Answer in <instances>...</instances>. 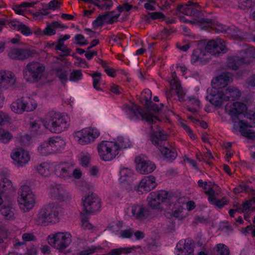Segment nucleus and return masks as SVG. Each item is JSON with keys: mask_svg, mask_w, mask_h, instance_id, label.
Segmentation results:
<instances>
[{"mask_svg": "<svg viewBox=\"0 0 255 255\" xmlns=\"http://www.w3.org/2000/svg\"><path fill=\"white\" fill-rule=\"evenodd\" d=\"M70 118L64 113L50 111L43 118H37L29 124L30 128L35 134L43 132L42 125L50 132L59 133L66 130L70 126Z\"/></svg>", "mask_w": 255, "mask_h": 255, "instance_id": "2", "label": "nucleus"}, {"mask_svg": "<svg viewBox=\"0 0 255 255\" xmlns=\"http://www.w3.org/2000/svg\"><path fill=\"white\" fill-rule=\"evenodd\" d=\"M92 77L94 88L98 91H102L101 86L103 83L101 78V74L96 72L92 75Z\"/></svg>", "mask_w": 255, "mask_h": 255, "instance_id": "41", "label": "nucleus"}, {"mask_svg": "<svg viewBox=\"0 0 255 255\" xmlns=\"http://www.w3.org/2000/svg\"><path fill=\"white\" fill-rule=\"evenodd\" d=\"M39 1H31L29 2H24L18 5H14L12 7V9L18 14L23 15L26 9L29 7H33Z\"/></svg>", "mask_w": 255, "mask_h": 255, "instance_id": "31", "label": "nucleus"}, {"mask_svg": "<svg viewBox=\"0 0 255 255\" xmlns=\"http://www.w3.org/2000/svg\"><path fill=\"white\" fill-rule=\"evenodd\" d=\"M55 73L59 80L63 84H65L68 81V72L63 67H59L55 70Z\"/></svg>", "mask_w": 255, "mask_h": 255, "instance_id": "38", "label": "nucleus"}, {"mask_svg": "<svg viewBox=\"0 0 255 255\" xmlns=\"http://www.w3.org/2000/svg\"><path fill=\"white\" fill-rule=\"evenodd\" d=\"M11 111L17 115H22L25 112L22 97L12 102L10 105Z\"/></svg>", "mask_w": 255, "mask_h": 255, "instance_id": "33", "label": "nucleus"}, {"mask_svg": "<svg viewBox=\"0 0 255 255\" xmlns=\"http://www.w3.org/2000/svg\"><path fill=\"white\" fill-rule=\"evenodd\" d=\"M17 202L19 209L23 212L31 210L35 204V195L27 183L22 185L18 190Z\"/></svg>", "mask_w": 255, "mask_h": 255, "instance_id": "8", "label": "nucleus"}, {"mask_svg": "<svg viewBox=\"0 0 255 255\" xmlns=\"http://www.w3.org/2000/svg\"><path fill=\"white\" fill-rule=\"evenodd\" d=\"M135 162L137 171L142 174L150 173L156 168V166L153 163L147 160L143 156L136 157L135 159Z\"/></svg>", "mask_w": 255, "mask_h": 255, "instance_id": "20", "label": "nucleus"}, {"mask_svg": "<svg viewBox=\"0 0 255 255\" xmlns=\"http://www.w3.org/2000/svg\"><path fill=\"white\" fill-rule=\"evenodd\" d=\"M100 134V130L97 127L90 126L75 131L73 138L78 144L86 145L95 142Z\"/></svg>", "mask_w": 255, "mask_h": 255, "instance_id": "7", "label": "nucleus"}, {"mask_svg": "<svg viewBox=\"0 0 255 255\" xmlns=\"http://www.w3.org/2000/svg\"><path fill=\"white\" fill-rule=\"evenodd\" d=\"M131 252V249L124 248L114 249L112 250L108 255H120L122 253H129Z\"/></svg>", "mask_w": 255, "mask_h": 255, "instance_id": "51", "label": "nucleus"}, {"mask_svg": "<svg viewBox=\"0 0 255 255\" xmlns=\"http://www.w3.org/2000/svg\"><path fill=\"white\" fill-rule=\"evenodd\" d=\"M249 63V61L245 58L237 56H231L228 58L226 65L228 68L235 70L240 66Z\"/></svg>", "mask_w": 255, "mask_h": 255, "instance_id": "29", "label": "nucleus"}, {"mask_svg": "<svg viewBox=\"0 0 255 255\" xmlns=\"http://www.w3.org/2000/svg\"><path fill=\"white\" fill-rule=\"evenodd\" d=\"M151 92L149 89H145L141 94V99L145 101V104H148L150 102L151 98Z\"/></svg>", "mask_w": 255, "mask_h": 255, "instance_id": "52", "label": "nucleus"}, {"mask_svg": "<svg viewBox=\"0 0 255 255\" xmlns=\"http://www.w3.org/2000/svg\"><path fill=\"white\" fill-rule=\"evenodd\" d=\"M105 16L99 15L92 22L93 26L94 28H97L102 26L104 24Z\"/></svg>", "mask_w": 255, "mask_h": 255, "instance_id": "54", "label": "nucleus"}, {"mask_svg": "<svg viewBox=\"0 0 255 255\" xmlns=\"http://www.w3.org/2000/svg\"><path fill=\"white\" fill-rule=\"evenodd\" d=\"M53 45L56 46V50L61 51L66 55H68L70 53V50L64 44V42L58 40V41L54 43Z\"/></svg>", "mask_w": 255, "mask_h": 255, "instance_id": "45", "label": "nucleus"}, {"mask_svg": "<svg viewBox=\"0 0 255 255\" xmlns=\"http://www.w3.org/2000/svg\"><path fill=\"white\" fill-rule=\"evenodd\" d=\"M15 189L12 182L7 178L0 180V194L9 193Z\"/></svg>", "mask_w": 255, "mask_h": 255, "instance_id": "35", "label": "nucleus"}, {"mask_svg": "<svg viewBox=\"0 0 255 255\" xmlns=\"http://www.w3.org/2000/svg\"><path fill=\"white\" fill-rule=\"evenodd\" d=\"M62 211L59 204L50 202L39 210L35 218V223L40 226L56 224L61 220Z\"/></svg>", "mask_w": 255, "mask_h": 255, "instance_id": "4", "label": "nucleus"}, {"mask_svg": "<svg viewBox=\"0 0 255 255\" xmlns=\"http://www.w3.org/2000/svg\"><path fill=\"white\" fill-rule=\"evenodd\" d=\"M0 213L5 220L13 221L16 218L14 209L10 205L2 206L0 208Z\"/></svg>", "mask_w": 255, "mask_h": 255, "instance_id": "32", "label": "nucleus"}, {"mask_svg": "<svg viewBox=\"0 0 255 255\" xmlns=\"http://www.w3.org/2000/svg\"><path fill=\"white\" fill-rule=\"evenodd\" d=\"M51 149L48 138L46 140L43 141L39 144L37 146V150L40 155L47 156L53 154Z\"/></svg>", "mask_w": 255, "mask_h": 255, "instance_id": "34", "label": "nucleus"}, {"mask_svg": "<svg viewBox=\"0 0 255 255\" xmlns=\"http://www.w3.org/2000/svg\"><path fill=\"white\" fill-rule=\"evenodd\" d=\"M82 226L86 229H91L93 228L92 225L90 223L88 219L85 217H82L81 219Z\"/></svg>", "mask_w": 255, "mask_h": 255, "instance_id": "62", "label": "nucleus"}, {"mask_svg": "<svg viewBox=\"0 0 255 255\" xmlns=\"http://www.w3.org/2000/svg\"><path fill=\"white\" fill-rule=\"evenodd\" d=\"M217 255H230L228 247L223 244H219L216 246Z\"/></svg>", "mask_w": 255, "mask_h": 255, "instance_id": "49", "label": "nucleus"}, {"mask_svg": "<svg viewBox=\"0 0 255 255\" xmlns=\"http://www.w3.org/2000/svg\"><path fill=\"white\" fill-rule=\"evenodd\" d=\"M132 145V142L127 135H113L99 143L97 151L102 160L110 161L119 155L122 149L130 148Z\"/></svg>", "mask_w": 255, "mask_h": 255, "instance_id": "3", "label": "nucleus"}, {"mask_svg": "<svg viewBox=\"0 0 255 255\" xmlns=\"http://www.w3.org/2000/svg\"><path fill=\"white\" fill-rule=\"evenodd\" d=\"M49 141L51 147L53 154L61 153L66 146L65 138L60 136H52L49 137Z\"/></svg>", "mask_w": 255, "mask_h": 255, "instance_id": "23", "label": "nucleus"}, {"mask_svg": "<svg viewBox=\"0 0 255 255\" xmlns=\"http://www.w3.org/2000/svg\"><path fill=\"white\" fill-rule=\"evenodd\" d=\"M61 3L57 0H52L49 2L50 9L55 10L60 7Z\"/></svg>", "mask_w": 255, "mask_h": 255, "instance_id": "60", "label": "nucleus"}, {"mask_svg": "<svg viewBox=\"0 0 255 255\" xmlns=\"http://www.w3.org/2000/svg\"><path fill=\"white\" fill-rule=\"evenodd\" d=\"M198 186L204 189L205 192L208 195V201L213 205L222 208L227 203V200L224 197L221 200H217V197L219 194L218 190V187L216 184L212 183H207L200 179L198 182Z\"/></svg>", "mask_w": 255, "mask_h": 255, "instance_id": "11", "label": "nucleus"}, {"mask_svg": "<svg viewBox=\"0 0 255 255\" xmlns=\"http://www.w3.org/2000/svg\"><path fill=\"white\" fill-rule=\"evenodd\" d=\"M37 93L33 92L22 97L25 112H31L37 108L38 102L34 99Z\"/></svg>", "mask_w": 255, "mask_h": 255, "instance_id": "25", "label": "nucleus"}, {"mask_svg": "<svg viewBox=\"0 0 255 255\" xmlns=\"http://www.w3.org/2000/svg\"><path fill=\"white\" fill-rule=\"evenodd\" d=\"M10 118L5 112L0 111V126H3L10 123Z\"/></svg>", "mask_w": 255, "mask_h": 255, "instance_id": "50", "label": "nucleus"}, {"mask_svg": "<svg viewBox=\"0 0 255 255\" xmlns=\"http://www.w3.org/2000/svg\"><path fill=\"white\" fill-rule=\"evenodd\" d=\"M145 237V234L143 232L139 231H136L133 233V240H140L143 239Z\"/></svg>", "mask_w": 255, "mask_h": 255, "instance_id": "63", "label": "nucleus"}, {"mask_svg": "<svg viewBox=\"0 0 255 255\" xmlns=\"http://www.w3.org/2000/svg\"><path fill=\"white\" fill-rule=\"evenodd\" d=\"M75 165L70 162H62L54 163L55 174L64 180L71 178V171H72Z\"/></svg>", "mask_w": 255, "mask_h": 255, "instance_id": "16", "label": "nucleus"}, {"mask_svg": "<svg viewBox=\"0 0 255 255\" xmlns=\"http://www.w3.org/2000/svg\"><path fill=\"white\" fill-rule=\"evenodd\" d=\"M170 199L169 193L163 190L150 193L146 198L148 206L152 209H159L161 203L166 202Z\"/></svg>", "mask_w": 255, "mask_h": 255, "instance_id": "14", "label": "nucleus"}, {"mask_svg": "<svg viewBox=\"0 0 255 255\" xmlns=\"http://www.w3.org/2000/svg\"><path fill=\"white\" fill-rule=\"evenodd\" d=\"M82 203L85 211L89 213L96 212L101 207L100 199L93 193L85 196L82 199Z\"/></svg>", "mask_w": 255, "mask_h": 255, "instance_id": "19", "label": "nucleus"}, {"mask_svg": "<svg viewBox=\"0 0 255 255\" xmlns=\"http://www.w3.org/2000/svg\"><path fill=\"white\" fill-rule=\"evenodd\" d=\"M101 249L99 246H91L85 248L83 251L79 252L78 255H90L95 253L97 250Z\"/></svg>", "mask_w": 255, "mask_h": 255, "instance_id": "48", "label": "nucleus"}, {"mask_svg": "<svg viewBox=\"0 0 255 255\" xmlns=\"http://www.w3.org/2000/svg\"><path fill=\"white\" fill-rule=\"evenodd\" d=\"M19 31H20L22 34L26 36H29L32 34V31L30 28L24 24H23Z\"/></svg>", "mask_w": 255, "mask_h": 255, "instance_id": "59", "label": "nucleus"}, {"mask_svg": "<svg viewBox=\"0 0 255 255\" xmlns=\"http://www.w3.org/2000/svg\"><path fill=\"white\" fill-rule=\"evenodd\" d=\"M37 173L44 177L49 176L54 170V163L46 161L43 162L36 166Z\"/></svg>", "mask_w": 255, "mask_h": 255, "instance_id": "27", "label": "nucleus"}, {"mask_svg": "<svg viewBox=\"0 0 255 255\" xmlns=\"http://www.w3.org/2000/svg\"><path fill=\"white\" fill-rule=\"evenodd\" d=\"M133 171L130 168L122 167L120 171V180L122 182H125L129 180L133 175Z\"/></svg>", "mask_w": 255, "mask_h": 255, "instance_id": "37", "label": "nucleus"}, {"mask_svg": "<svg viewBox=\"0 0 255 255\" xmlns=\"http://www.w3.org/2000/svg\"><path fill=\"white\" fill-rule=\"evenodd\" d=\"M209 26L217 32H223L227 30V27L226 25L218 22L210 21L209 22Z\"/></svg>", "mask_w": 255, "mask_h": 255, "instance_id": "43", "label": "nucleus"}, {"mask_svg": "<svg viewBox=\"0 0 255 255\" xmlns=\"http://www.w3.org/2000/svg\"><path fill=\"white\" fill-rule=\"evenodd\" d=\"M22 239L24 242H30L35 241L36 240V237L32 233H25L22 234Z\"/></svg>", "mask_w": 255, "mask_h": 255, "instance_id": "58", "label": "nucleus"}, {"mask_svg": "<svg viewBox=\"0 0 255 255\" xmlns=\"http://www.w3.org/2000/svg\"><path fill=\"white\" fill-rule=\"evenodd\" d=\"M133 231L131 229H128L121 231L120 233V237L121 238H128L133 240Z\"/></svg>", "mask_w": 255, "mask_h": 255, "instance_id": "53", "label": "nucleus"}, {"mask_svg": "<svg viewBox=\"0 0 255 255\" xmlns=\"http://www.w3.org/2000/svg\"><path fill=\"white\" fill-rule=\"evenodd\" d=\"M123 227L122 222H113L109 224L108 229L112 233L117 234Z\"/></svg>", "mask_w": 255, "mask_h": 255, "instance_id": "47", "label": "nucleus"}, {"mask_svg": "<svg viewBox=\"0 0 255 255\" xmlns=\"http://www.w3.org/2000/svg\"><path fill=\"white\" fill-rule=\"evenodd\" d=\"M83 175L81 170L79 168H75L74 167L72 171H71V178L73 177L75 179H80Z\"/></svg>", "mask_w": 255, "mask_h": 255, "instance_id": "56", "label": "nucleus"}, {"mask_svg": "<svg viewBox=\"0 0 255 255\" xmlns=\"http://www.w3.org/2000/svg\"><path fill=\"white\" fill-rule=\"evenodd\" d=\"M47 241L51 247L60 252H63L71 244L72 236L67 232H57L49 235Z\"/></svg>", "mask_w": 255, "mask_h": 255, "instance_id": "12", "label": "nucleus"}, {"mask_svg": "<svg viewBox=\"0 0 255 255\" xmlns=\"http://www.w3.org/2000/svg\"><path fill=\"white\" fill-rule=\"evenodd\" d=\"M156 186L155 178L149 175L144 177L134 187V190L138 194L141 195L154 189Z\"/></svg>", "mask_w": 255, "mask_h": 255, "instance_id": "17", "label": "nucleus"}, {"mask_svg": "<svg viewBox=\"0 0 255 255\" xmlns=\"http://www.w3.org/2000/svg\"><path fill=\"white\" fill-rule=\"evenodd\" d=\"M181 125L183 127V128L185 129V130L186 131V132L188 134V135L190 136V138L192 139H195V135L193 133L191 129L187 126L185 123L183 122L180 123Z\"/></svg>", "mask_w": 255, "mask_h": 255, "instance_id": "61", "label": "nucleus"}, {"mask_svg": "<svg viewBox=\"0 0 255 255\" xmlns=\"http://www.w3.org/2000/svg\"><path fill=\"white\" fill-rule=\"evenodd\" d=\"M12 164L17 168H22L29 164L31 160L29 152L19 147L13 149L10 155Z\"/></svg>", "mask_w": 255, "mask_h": 255, "instance_id": "13", "label": "nucleus"}, {"mask_svg": "<svg viewBox=\"0 0 255 255\" xmlns=\"http://www.w3.org/2000/svg\"><path fill=\"white\" fill-rule=\"evenodd\" d=\"M127 215L140 221L146 219L148 216L147 209L142 205L135 204L128 205L125 208Z\"/></svg>", "mask_w": 255, "mask_h": 255, "instance_id": "15", "label": "nucleus"}, {"mask_svg": "<svg viewBox=\"0 0 255 255\" xmlns=\"http://www.w3.org/2000/svg\"><path fill=\"white\" fill-rule=\"evenodd\" d=\"M176 255H193V245L189 240H181L176 245Z\"/></svg>", "mask_w": 255, "mask_h": 255, "instance_id": "26", "label": "nucleus"}, {"mask_svg": "<svg viewBox=\"0 0 255 255\" xmlns=\"http://www.w3.org/2000/svg\"><path fill=\"white\" fill-rule=\"evenodd\" d=\"M232 79V75L228 73H225L214 78L211 82L212 88L221 89L226 86L228 82Z\"/></svg>", "mask_w": 255, "mask_h": 255, "instance_id": "28", "label": "nucleus"}, {"mask_svg": "<svg viewBox=\"0 0 255 255\" xmlns=\"http://www.w3.org/2000/svg\"><path fill=\"white\" fill-rule=\"evenodd\" d=\"M254 210H255V195L251 200L246 201L243 204V212L245 213V219L246 220H248L247 214Z\"/></svg>", "mask_w": 255, "mask_h": 255, "instance_id": "36", "label": "nucleus"}, {"mask_svg": "<svg viewBox=\"0 0 255 255\" xmlns=\"http://www.w3.org/2000/svg\"><path fill=\"white\" fill-rule=\"evenodd\" d=\"M23 23L17 20H12L9 22V26L13 28V29L17 30L19 31L21 26L23 25Z\"/></svg>", "mask_w": 255, "mask_h": 255, "instance_id": "57", "label": "nucleus"}, {"mask_svg": "<svg viewBox=\"0 0 255 255\" xmlns=\"http://www.w3.org/2000/svg\"><path fill=\"white\" fill-rule=\"evenodd\" d=\"M45 70V66L42 63L37 61L30 62L23 70V77L28 82L37 83L43 78Z\"/></svg>", "mask_w": 255, "mask_h": 255, "instance_id": "9", "label": "nucleus"}, {"mask_svg": "<svg viewBox=\"0 0 255 255\" xmlns=\"http://www.w3.org/2000/svg\"><path fill=\"white\" fill-rule=\"evenodd\" d=\"M188 100L189 104L193 105V107L189 108V110L192 112H196L201 105L198 94L189 96Z\"/></svg>", "mask_w": 255, "mask_h": 255, "instance_id": "40", "label": "nucleus"}, {"mask_svg": "<svg viewBox=\"0 0 255 255\" xmlns=\"http://www.w3.org/2000/svg\"><path fill=\"white\" fill-rule=\"evenodd\" d=\"M91 159V156L87 152H82L79 155L78 160L80 164L83 166H86L89 164Z\"/></svg>", "mask_w": 255, "mask_h": 255, "instance_id": "44", "label": "nucleus"}, {"mask_svg": "<svg viewBox=\"0 0 255 255\" xmlns=\"http://www.w3.org/2000/svg\"><path fill=\"white\" fill-rule=\"evenodd\" d=\"M74 39L76 41V43L81 46L85 45L88 43L87 40L82 34H76L74 37Z\"/></svg>", "mask_w": 255, "mask_h": 255, "instance_id": "55", "label": "nucleus"}, {"mask_svg": "<svg viewBox=\"0 0 255 255\" xmlns=\"http://www.w3.org/2000/svg\"><path fill=\"white\" fill-rule=\"evenodd\" d=\"M182 200V199H180L177 202L174 204L172 207V212H166L164 213L165 216L168 218L173 216L179 220L186 218L188 215V213L184 208V204Z\"/></svg>", "mask_w": 255, "mask_h": 255, "instance_id": "21", "label": "nucleus"}, {"mask_svg": "<svg viewBox=\"0 0 255 255\" xmlns=\"http://www.w3.org/2000/svg\"><path fill=\"white\" fill-rule=\"evenodd\" d=\"M207 99L214 106L222 107L228 101L225 107V112L233 121V130L235 133L239 131L241 134L255 140V132L248 127H255V113H247L248 108L243 102L236 101L241 96V91L235 87L219 89L208 88Z\"/></svg>", "mask_w": 255, "mask_h": 255, "instance_id": "1", "label": "nucleus"}, {"mask_svg": "<svg viewBox=\"0 0 255 255\" xmlns=\"http://www.w3.org/2000/svg\"><path fill=\"white\" fill-rule=\"evenodd\" d=\"M227 50L226 43L221 39L212 40L209 41L205 47V51L200 49L194 50L191 56V62L195 63L203 58L206 55V52L213 55L220 53H225Z\"/></svg>", "mask_w": 255, "mask_h": 255, "instance_id": "5", "label": "nucleus"}, {"mask_svg": "<svg viewBox=\"0 0 255 255\" xmlns=\"http://www.w3.org/2000/svg\"><path fill=\"white\" fill-rule=\"evenodd\" d=\"M123 110L126 113L128 118L131 121H135L137 120H142L148 123H152L158 120L156 116L148 112H143L138 106L133 103L131 106L125 105Z\"/></svg>", "mask_w": 255, "mask_h": 255, "instance_id": "10", "label": "nucleus"}, {"mask_svg": "<svg viewBox=\"0 0 255 255\" xmlns=\"http://www.w3.org/2000/svg\"><path fill=\"white\" fill-rule=\"evenodd\" d=\"M16 84V78L15 74L8 70L0 71V93L1 89H8L13 88Z\"/></svg>", "mask_w": 255, "mask_h": 255, "instance_id": "18", "label": "nucleus"}, {"mask_svg": "<svg viewBox=\"0 0 255 255\" xmlns=\"http://www.w3.org/2000/svg\"><path fill=\"white\" fill-rule=\"evenodd\" d=\"M50 194L53 199L59 202L67 200L70 197L69 193L61 184H56L50 190Z\"/></svg>", "mask_w": 255, "mask_h": 255, "instance_id": "22", "label": "nucleus"}, {"mask_svg": "<svg viewBox=\"0 0 255 255\" xmlns=\"http://www.w3.org/2000/svg\"><path fill=\"white\" fill-rule=\"evenodd\" d=\"M249 86L255 87V74L251 75L246 81Z\"/></svg>", "mask_w": 255, "mask_h": 255, "instance_id": "64", "label": "nucleus"}, {"mask_svg": "<svg viewBox=\"0 0 255 255\" xmlns=\"http://www.w3.org/2000/svg\"><path fill=\"white\" fill-rule=\"evenodd\" d=\"M167 135L163 131H158L151 136V141L159 150L163 158L168 161H172L177 157L176 149L172 146L167 147L163 144V141L166 140Z\"/></svg>", "mask_w": 255, "mask_h": 255, "instance_id": "6", "label": "nucleus"}, {"mask_svg": "<svg viewBox=\"0 0 255 255\" xmlns=\"http://www.w3.org/2000/svg\"><path fill=\"white\" fill-rule=\"evenodd\" d=\"M58 26L57 22H53L51 25H48L44 31L45 35L51 36L56 33V28Z\"/></svg>", "mask_w": 255, "mask_h": 255, "instance_id": "46", "label": "nucleus"}, {"mask_svg": "<svg viewBox=\"0 0 255 255\" xmlns=\"http://www.w3.org/2000/svg\"><path fill=\"white\" fill-rule=\"evenodd\" d=\"M198 6L196 3L188 1L187 4L180 6L178 7V10L184 14L191 15L197 11V8Z\"/></svg>", "mask_w": 255, "mask_h": 255, "instance_id": "30", "label": "nucleus"}, {"mask_svg": "<svg viewBox=\"0 0 255 255\" xmlns=\"http://www.w3.org/2000/svg\"><path fill=\"white\" fill-rule=\"evenodd\" d=\"M34 53L32 49L14 48L9 51L8 56L10 59L23 60L33 56Z\"/></svg>", "mask_w": 255, "mask_h": 255, "instance_id": "24", "label": "nucleus"}, {"mask_svg": "<svg viewBox=\"0 0 255 255\" xmlns=\"http://www.w3.org/2000/svg\"><path fill=\"white\" fill-rule=\"evenodd\" d=\"M12 138L13 135L11 132L3 128H0V142L7 144L11 140Z\"/></svg>", "mask_w": 255, "mask_h": 255, "instance_id": "39", "label": "nucleus"}, {"mask_svg": "<svg viewBox=\"0 0 255 255\" xmlns=\"http://www.w3.org/2000/svg\"><path fill=\"white\" fill-rule=\"evenodd\" d=\"M83 75L82 71L79 70H73L72 71L69 77L68 81L73 83H78L83 79Z\"/></svg>", "mask_w": 255, "mask_h": 255, "instance_id": "42", "label": "nucleus"}]
</instances>
